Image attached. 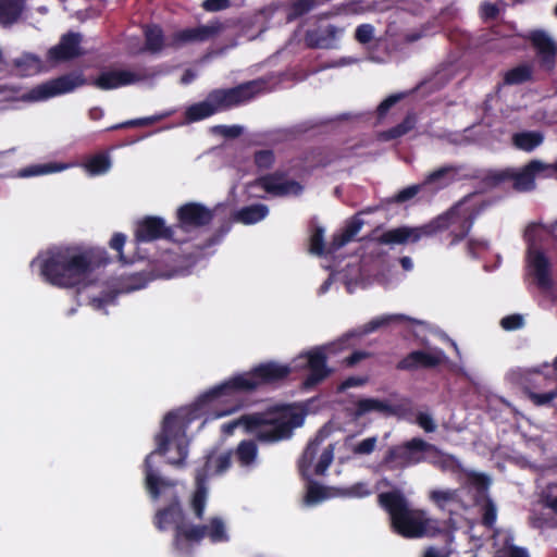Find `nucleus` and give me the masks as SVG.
Here are the masks:
<instances>
[{
    "label": "nucleus",
    "instance_id": "1",
    "mask_svg": "<svg viewBox=\"0 0 557 557\" xmlns=\"http://www.w3.org/2000/svg\"><path fill=\"white\" fill-rule=\"evenodd\" d=\"M290 373L288 364L261 362L250 371L234 375L205 392L197 398L195 406L203 411L213 409V418L230 416L240 408L238 395L252 393L261 386L280 384Z\"/></svg>",
    "mask_w": 557,
    "mask_h": 557
},
{
    "label": "nucleus",
    "instance_id": "2",
    "mask_svg": "<svg viewBox=\"0 0 557 557\" xmlns=\"http://www.w3.org/2000/svg\"><path fill=\"white\" fill-rule=\"evenodd\" d=\"M152 523L160 532L173 527L172 547L180 556L184 557H191L195 545H199L205 537H208L213 544L227 542L230 539L225 523L220 517H212L208 524L187 522L176 493L173 494L166 506L156 511Z\"/></svg>",
    "mask_w": 557,
    "mask_h": 557
},
{
    "label": "nucleus",
    "instance_id": "3",
    "mask_svg": "<svg viewBox=\"0 0 557 557\" xmlns=\"http://www.w3.org/2000/svg\"><path fill=\"white\" fill-rule=\"evenodd\" d=\"M109 258L106 250L67 246L52 250L40 263V275L44 281L59 288H74L83 284L87 277Z\"/></svg>",
    "mask_w": 557,
    "mask_h": 557
},
{
    "label": "nucleus",
    "instance_id": "4",
    "mask_svg": "<svg viewBox=\"0 0 557 557\" xmlns=\"http://www.w3.org/2000/svg\"><path fill=\"white\" fill-rule=\"evenodd\" d=\"M157 447L144 461L145 487L152 500L160 498L163 491L175 487V482L160 476L152 465L154 455L165 456L171 443L175 444L176 457L170 458V465L182 467L188 456V442L186 440L185 425L177 413L168 412L162 421L161 431L154 437Z\"/></svg>",
    "mask_w": 557,
    "mask_h": 557
},
{
    "label": "nucleus",
    "instance_id": "5",
    "mask_svg": "<svg viewBox=\"0 0 557 557\" xmlns=\"http://www.w3.org/2000/svg\"><path fill=\"white\" fill-rule=\"evenodd\" d=\"M304 420V413L292 405H277L264 412L244 414L226 422L222 425V432L231 435L237 426L243 425L245 432L252 434L257 441L273 444L289 438L294 429L302 425Z\"/></svg>",
    "mask_w": 557,
    "mask_h": 557
},
{
    "label": "nucleus",
    "instance_id": "6",
    "mask_svg": "<svg viewBox=\"0 0 557 557\" xmlns=\"http://www.w3.org/2000/svg\"><path fill=\"white\" fill-rule=\"evenodd\" d=\"M377 502L388 513L391 527L398 535L405 539H420L441 533L437 521L429 518L422 509L410 508L400 491L381 493Z\"/></svg>",
    "mask_w": 557,
    "mask_h": 557
},
{
    "label": "nucleus",
    "instance_id": "7",
    "mask_svg": "<svg viewBox=\"0 0 557 557\" xmlns=\"http://www.w3.org/2000/svg\"><path fill=\"white\" fill-rule=\"evenodd\" d=\"M473 194H469L465 196L461 200L456 202L451 208H449L444 213L435 216L430 222L418 226V227H409V226H399L396 228L388 230L381 234L376 240L381 245H403L408 242L417 243L422 237H431L449 228L450 225L457 223L459 210L466 203Z\"/></svg>",
    "mask_w": 557,
    "mask_h": 557
},
{
    "label": "nucleus",
    "instance_id": "8",
    "mask_svg": "<svg viewBox=\"0 0 557 557\" xmlns=\"http://www.w3.org/2000/svg\"><path fill=\"white\" fill-rule=\"evenodd\" d=\"M428 450H435V445L420 437H413L401 445L389 447L384 455L382 466L391 471L403 470L424 462Z\"/></svg>",
    "mask_w": 557,
    "mask_h": 557
},
{
    "label": "nucleus",
    "instance_id": "9",
    "mask_svg": "<svg viewBox=\"0 0 557 557\" xmlns=\"http://www.w3.org/2000/svg\"><path fill=\"white\" fill-rule=\"evenodd\" d=\"M267 82L262 78L248 81L232 88H220L210 91V99L218 108V112L237 107L253 99L265 88Z\"/></svg>",
    "mask_w": 557,
    "mask_h": 557
},
{
    "label": "nucleus",
    "instance_id": "10",
    "mask_svg": "<svg viewBox=\"0 0 557 557\" xmlns=\"http://www.w3.org/2000/svg\"><path fill=\"white\" fill-rule=\"evenodd\" d=\"M87 84L88 81L84 76L83 72H70L33 87L28 91L26 99L32 101H42L72 92L76 88Z\"/></svg>",
    "mask_w": 557,
    "mask_h": 557
},
{
    "label": "nucleus",
    "instance_id": "11",
    "mask_svg": "<svg viewBox=\"0 0 557 557\" xmlns=\"http://www.w3.org/2000/svg\"><path fill=\"white\" fill-rule=\"evenodd\" d=\"M557 173V161L548 164L541 160L534 159L523 165L520 170L510 168V181L513 190L518 193H528L535 189V178L553 177Z\"/></svg>",
    "mask_w": 557,
    "mask_h": 557
},
{
    "label": "nucleus",
    "instance_id": "12",
    "mask_svg": "<svg viewBox=\"0 0 557 557\" xmlns=\"http://www.w3.org/2000/svg\"><path fill=\"white\" fill-rule=\"evenodd\" d=\"M214 218L211 209L200 202H186L176 210V230L185 233L209 225Z\"/></svg>",
    "mask_w": 557,
    "mask_h": 557
},
{
    "label": "nucleus",
    "instance_id": "13",
    "mask_svg": "<svg viewBox=\"0 0 557 557\" xmlns=\"http://www.w3.org/2000/svg\"><path fill=\"white\" fill-rule=\"evenodd\" d=\"M286 172L275 171L257 177L252 185L262 188L265 193L275 197L299 196L304 190V186L295 180H286Z\"/></svg>",
    "mask_w": 557,
    "mask_h": 557
},
{
    "label": "nucleus",
    "instance_id": "14",
    "mask_svg": "<svg viewBox=\"0 0 557 557\" xmlns=\"http://www.w3.org/2000/svg\"><path fill=\"white\" fill-rule=\"evenodd\" d=\"M299 358L306 359V367L308 369V374L302 382L306 389L319 385L333 372V370L327 367V356L323 347H315L300 355Z\"/></svg>",
    "mask_w": 557,
    "mask_h": 557
},
{
    "label": "nucleus",
    "instance_id": "15",
    "mask_svg": "<svg viewBox=\"0 0 557 557\" xmlns=\"http://www.w3.org/2000/svg\"><path fill=\"white\" fill-rule=\"evenodd\" d=\"M157 239L178 242L175 238V227L168 226L160 216H145L137 223L135 231L136 243H148Z\"/></svg>",
    "mask_w": 557,
    "mask_h": 557
},
{
    "label": "nucleus",
    "instance_id": "16",
    "mask_svg": "<svg viewBox=\"0 0 557 557\" xmlns=\"http://www.w3.org/2000/svg\"><path fill=\"white\" fill-rule=\"evenodd\" d=\"M81 44L82 35L79 33L69 32L61 36L58 45L48 50L47 59L52 63H61L76 59L84 53Z\"/></svg>",
    "mask_w": 557,
    "mask_h": 557
},
{
    "label": "nucleus",
    "instance_id": "17",
    "mask_svg": "<svg viewBox=\"0 0 557 557\" xmlns=\"http://www.w3.org/2000/svg\"><path fill=\"white\" fill-rule=\"evenodd\" d=\"M343 33L344 28L333 24L318 25L306 30L304 42L309 49H334Z\"/></svg>",
    "mask_w": 557,
    "mask_h": 557
},
{
    "label": "nucleus",
    "instance_id": "18",
    "mask_svg": "<svg viewBox=\"0 0 557 557\" xmlns=\"http://www.w3.org/2000/svg\"><path fill=\"white\" fill-rule=\"evenodd\" d=\"M221 30L220 23L187 27L172 35L170 46L180 48L190 42H205L215 37Z\"/></svg>",
    "mask_w": 557,
    "mask_h": 557
},
{
    "label": "nucleus",
    "instance_id": "19",
    "mask_svg": "<svg viewBox=\"0 0 557 557\" xmlns=\"http://www.w3.org/2000/svg\"><path fill=\"white\" fill-rule=\"evenodd\" d=\"M529 39L536 51L541 66L546 71H553L557 57V45L555 41L544 30L532 32Z\"/></svg>",
    "mask_w": 557,
    "mask_h": 557
},
{
    "label": "nucleus",
    "instance_id": "20",
    "mask_svg": "<svg viewBox=\"0 0 557 557\" xmlns=\"http://www.w3.org/2000/svg\"><path fill=\"white\" fill-rule=\"evenodd\" d=\"M143 79V76L131 71L111 70L101 72L90 84L101 90H112Z\"/></svg>",
    "mask_w": 557,
    "mask_h": 557
},
{
    "label": "nucleus",
    "instance_id": "21",
    "mask_svg": "<svg viewBox=\"0 0 557 557\" xmlns=\"http://www.w3.org/2000/svg\"><path fill=\"white\" fill-rule=\"evenodd\" d=\"M231 465L232 457L230 451L220 455L214 453L206 455L202 466L196 469L195 483H199V480L203 479V484L207 485L210 476L224 473Z\"/></svg>",
    "mask_w": 557,
    "mask_h": 557
},
{
    "label": "nucleus",
    "instance_id": "22",
    "mask_svg": "<svg viewBox=\"0 0 557 557\" xmlns=\"http://www.w3.org/2000/svg\"><path fill=\"white\" fill-rule=\"evenodd\" d=\"M442 363V352L431 354L424 350H413L404 357L396 366L397 370L412 371L417 369H433Z\"/></svg>",
    "mask_w": 557,
    "mask_h": 557
},
{
    "label": "nucleus",
    "instance_id": "23",
    "mask_svg": "<svg viewBox=\"0 0 557 557\" xmlns=\"http://www.w3.org/2000/svg\"><path fill=\"white\" fill-rule=\"evenodd\" d=\"M529 265L533 271L537 285L541 288L548 289L553 285L550 275V262L546 255L539 249L529 251Z\"/></svg>",
    "mask_w": 557,
    "mask_h": 557
},
{
    "label": "nucleus",
    "instance_id": "24",
    "mask_svg": "<svg viewBox=\"0 0 557 557\" xmlns=\"http://www.w3.org/2000/svg\"><path fill=\"white\" fill-rule=\"evenodd\" d=\"M459 166L454 164L443 165L429 173L423 182V186H432L436 190L444 189L458 180Z\"/></svg>",
    "mask_w": 557,
    "mask_h": 557
},
{
    "label": "nucleus",
    "instance_id": "25",
    "mask_svg": "<svg viewBox=\"0 0 557 557\" xmlns=\"http://www.w3.org/2000/svg\"><path fill=\"white\" fill-rule=\"evenodd\" d=\"M370 412L394 414L396 410L395 407L386 400H381L377 398H361L355 403V407L350 412V416L355 420H358Z\"/></svg>",
    "mask_w": 557,
    "mask_h": 557
},
{
    "label": "nucleus",
    "instance_id": "26",
    "mask_svg": "<svg viewBox=\"0 0 557 557\" xmlns=\"http://www.w3.org/2000/svg\"><path fill=\"white\" fill-rule=\"evenodd\" d=\"M510 168L503 170H476L466 178L479 180L486 188H496L499 185L510 181Z\"/></svg>",
    "mask_w": 557,
    "mask_h": 557
},
{
    "label": "nucleus",
    "instance_id": "27",
    "mask_svg": "<svg viewBox=\"0 0 557 557\" xmlns=\"http://www.w3.org/2000/svg\"><path fill=\"white\" fill-rule=\"evenodd\" d=\"M41 60L32 53H24L20 58H16L10 63V71L4 72L5 74L15 73L20 76H32L40 72Z\"/></svg>",
    "mask_w": 557,
    "mask_h": 557
},
{
    "label": "nucleus",
    "instance_id": "28",
    "mask_svg": "<svg viewBox=\"0 0 557 557\" xmlns=\"http://www.w3.org/2000/svg\"><path fill=\"white\" fill-rule=\"evenodd\" d=\"M425 461L444 472L456 474L462 470L461 463L455 456L441 451L436 446L435 450H428Z\"/></svg>",
    "mask_w": 557,
    "mask_h": 557
},
{
    "label": "nucleus",
    "instance_id": "29",
    "mask_svg": "<svg viewBox=\"0 0 557 557\" xmlns=\"http://www.w3.org/2000/svg\"><path fill=\"white\" fill-rule=\"evenodd\" d=\"M25 7V0H0V24L11 26L16 23Z\"/></svg>",
    "mask_w": 557,
    "mask_h": 557
},
{
    "label": "nucleus",
    "instance_id": "30",
    "mask_svg": "<svg viewBox=\"0 0 557 557\" xmlns=\"http://www.w3.org/2000/svg\"><path fill=\"white\" fill-rule=\"evenodd\" d=\"M112 165L108 151H99L87 157L83 162V168L91 176H98L107 173Z\"/></svg>",
    "mask_w": 557,
    "mask_h": 557
},
{
    "label": "nucleus",
    "instance_id": "31",
    "mask_svg": "<svg viewBox=\"0 0 557 557\" xmlns=\"http://www.w3.org/2000/svg\"><path fill=\"white\" fill-rule=\"evenodd\" d=\"M269 214V208L263 203H255L243 207L236 212V220L245 225L262 221Z\"/></svg>",
    "mask_w": 557,
    "mask_h": 557
},
{
    "label": "nucleus",
    "instance_id": "32",
    "mask_svg": "<svg viewBox=\"0 0 557 557\" xmlns=\"http://www.w3.org/2000/svg\"><path fill=\"white\" fill-rule=\"evenodd\" d=\"M543 140V134L535 131H523L512 135L513 146L527 152L533 151Z\"/></svg>",
    "mask_w": 557,
    "mask_h": 557
},
{
    "label": "nucleus",
    "instance_id": "33",
    "mask_svg": "<svg viewBox=\"0 0 557 557\" xmlns=\"http://www.w3.org/2000/svg\"><path fill=\"white\" fill-rule=\"evenodd\" d=\"M218 112V108L210 99V94L207 99L191 104L187 108L185 116L189 122H198L205 120Z\"/></svg>",
    "mask_w": 557,
    "mask_h": 557
},
{
    "label": "nucleus",
    "instance_id": "34",
    "mask_svg": "<svg viewBox=\"0 0 557 557\" xmlns=\"http://www.w3.org/2000/svg\"><path fill=\"white\" fill-rule=\"evenodd\" d=\"M533 81V66L529 63L519 64L508 70L504 75V84L521 85Z\"/></svg>",
    "mask_w": 557,
    "mask_h": 557
},
{
    "label": "nucleus",
    "instance_id": "35",
    "mask_svg": "<svg viewBox=\"0 0 557 557\" xmlns=\"http://www.w3.org/2000/svg\"><path fill=\"white\" fill-rule=\"evenodd\" d=\"M324 437L325 436L322 434V432H319L315 435V437L307 444V446L301 455V458L299 460V470L301 472H306L312 466L313 460L315 459V457L320 450V446H321L322 442L324 441Z\"/></svg>",
    "mask_w": 557,
    "mask_h": 557
},
{
    "label": "nucleus",
    "instance_id": "36",
    "mask_svg": "<svg viewBox=\"0 0 557 557\" xmlns=\"http://www.w3.org/2000/svg\"><path fill=\"white\" fill-rule=\"evenodd\" d=\"M145 49L151 53H158L163 49L164 35L158 25L147 26L145 32Z\"/></svg>",
    "mask_w": 557,
    "mask_h": 557
},
{
    "label": "nucleus",
    "instance_id": "37",
    "mask_svg": "<svg viewBox=\"0 0 557 557\" xmlns=\"http://www.w3.org/2000/svg\"><path fill=\"white\" fill-rule=\"evenodd\" d=\"M235 455L240 466H251L255 462L258 455L257 444L255 443V441L251 440L242 441L237 445Z\"/></svg>",
    "mask_w": 557,
    "mask_h": 557
},
{
    "label": "nucleus",
    "instance_id": "38",
    "mask_svg": "<svg viewBox=\"0 0 557 557\" xmlns=\"http://www.w3.org/2000/svg\"><path fill=\"white\" fill-rule=\"evenodd\" d=\"M196 488L191 498V509L195 513V517L201 520L205 516L208 487L203 484V479L199 480V483H195Z\"/></svg>",
    "mask_w": 557,
    "mask_h": 557
},
{
    "label": "nucleus",
    "instance_id": "39",
    "mask_svg": "<svg viewBox=\"0 0 557 557\" xmlns=\"http://www.w3.org/2000/svg\"><path fill=\"white\" fill-rule=\"evenodd\" d=\"M416 124V119L411 114H408L399 124L381 133L383 140H393L403 137L408 134Z\"/></svg>",
    "mask_w": 557,
    "mask_h": 557
},
{
    "label": "nucleus",
    "instance_id": "40",
    "mask_svg": "<svg viewBox=\"0 0 557 557\" xmlns=\"http://www.w3.org/2000/svg\"><path fill=\"white\" fill-rule=\"evenodd\" d=\"M475 216L476 212L472 211L462 218L458 231H451L449 233V236L451 237L450 245H457L468 236L473 226Z\"/></svg>",
    "mask_w": 557,
    "mask_h": 557
},
{
    "label": "nucleus",
    "instance_id": "41",
    "mask_svg": "<svg viewBox=\"0 0 557 557\" xmlns=\"http://www.w3.org/2000/svg\"><path fill=\"white\" fill-rule=\"evenodd\" d=\"M407 318L404 314H386L377 317L364 324L363 333L369 334L393 322H403Z\"/></svg>",
    "mask_w": 557,
    "mask_h": 557
},
{
    "label": "nucleus",
    "instance_id": "42",
    "mask_svg": "<svg viewBox=\"0 0 557 557\" xmlns=\"http://www.w3.org/2000/svg\"><path fill=\"white\" fill-rule=\"evenodd\" d=\"M62 169H63L62 165L54 163V162H50L47 164L29 165V166L22 169L18 172L17 176L18 177H30V176L58 172Z\"/></svg>",
    "mask_w": 557,
    "mask_h": 557
},
{
    "label": "nucleus",
    "instance_id": "43",
    "mask_svg": "<svg viewBox=\"0 0 557 557\" xmlns=\"http://www.w3.org/2000/svg\"><path fill=\"white\" fill-rule=\"evenodd\" d=\"M163 115H151L146 117H139V119H133L125 122H122L120 124L113 125L109 127L108 129L114 131V129H123V128H134V127H144V126H150L154 123L162 120Z\"/></svg>",
    "mask_w": 557,
    "mask_h": 557
},
{
    "label": "nucleus",
    "instance_id": "44",
    "mask_svg": "<svg viewBox=\"0 0 557 557\" xmlns=\"http://www.w3.org/2000/svg\"><path fill=\"white\" fill-rule=\"evenodd\" d=\"M457 497L456 490H434L430 493V499L441 509H444L447 503L455 502Z\"/></svg>",
    "mask_w": 557,
    "mask_h": 557
},
{
    "label": "nucleus",
    "instance_id": "45",
    "mask_svg": "<svg viewBox=\"0 0 557 557\" xmlns=\"http://www.w3.org/2000/svg\"><path fill=\"white\" fill-rule=\"evenodd\" d=\"M253 163L258 170H269L275 163V154L271 149L257 150L253 153Z\"/></svg>",
    "mask_w": 557,
    "mask_h": 557
},
{
    "label": "nucleus",
    "instance_id": "46",
    "mask_svg": "<svg viewBox=\"0 0 557 557\" xmlns=\"http://www.w3.org/2000/svg\"><path fill=\"white\" fill-rule=\"evenodd\" d=\"M334 458V445L330 444L325 447L319 458L318 463L314 468V473L317 475H323L327 468L331 466Z\"/></svg>",
    "mask_w": 557,
    "mask_h": 557
},
{
    "label": "nucleus",
    "instance_id": "47",
    "mask_svg": "<svg viewBox=\"0 0 557 557\" xmlns=\"http://www.w3.org/2000/svg\"><path fill=\"white\" fill-rule=\"evenodd\" d=\"M126 243V235L123 233H114L113 236L110 239L109 246L111 249L115 250L117 252L119 260L124 263L128 264L133 262V259H127L123 253V247Z\"/></svg>",
    "mask_w": 557,
    "mask_h": 557
},
{
    "label": "nucleus",
    "instance_id": "48",
    "mask_svg": "<svg viewBox=\"0 0 557 557\" xmlns=\"http://www.w3.org/2000/svg\"><path fill=\"white\" fill-rule=\"evenodd\" d=\"M482 524L488 529H492L497 519V510L494 502L487 498L483 505Z\"/></svg>",
    "mask_w": 557,
    "mask_h": 557
},
{
    "label": "nucleus",
    "instance_id": "49",
    "mask_svg": "<svg viewBox=\"0 0 557 557\" xmlns=\"http://www.w3.org/2000/svg\"><path fill=\"white\" fill-rule=\"evenodd\" d=\"M310 251L318 256H322L325 252L324 230L320 226H317L310 236Z\"/></svg>",
    "mask_w": 557,
    "mask_h": 557
},
{
    "label": "nucleus",
    "instance_id": "50",
    "mask_svg": "<svg viewBox=\"0 0 557 557\" xmlns=\"http://www.w3.org/2000/svg\"><path fill=\"white\" fill-rule=\"evenodd\" d=\"M405 94L404 92H399V94H393L391 96H388L387 98H385L377 107L376 109V113H377V116L379 117H384L387 112L389 111V109L395 106L398 101H400L401 99L405 98Z\"/></svg>",
    "mask_w": 557,
    "mask_h": 557
},
{
    "label": "nucleus",
    "instance_id": "51",
    "mask_svg": "<svg viewBox=\"0 0 557 557\" xmlns=\"http://www.w3.org/2000/svg\"><path fill=\"white\" fill-rule=\"evenodd\" d=\"M421 187H423L422 184L408 186V187L399 190L396 195H394V197L392 198V201L395 203L406 202V201L412 199L413 197H416L418 195V193L420 191Z\"/></svg>",
    "mask_w": 557,
    "mask_h": 557
},
{
    "label": "nucleus",
    "instance_id": "52",
    "mask_svg": "<svg viewBox=\"0 0 557 557\" xmlns=\"http://www.w3.org/2000/svg\"><path fill=\"white\" fill-rule=\"evenodd\" d=\"M529 398L533 401L536 406H544L553 401L557 397V389L549 391L546 393H535V392H528Z\"/></svg>",
    "mask_w": 557,
    "mask_h": 557
},
{
    "label": "nucleus",
    "instance_id": "53",
    "mask_svg": "<svg viewBox=\"0 0 557 557\" xmlns=\"http://www.w3.org/2000/svg\"><path fill=\"white\" fill-rule=\"evenodd\" d=\"M368 381H369L368 376H348L337 385L336 392L343 393L346 389L351 388V387L363 386L368 383Z\"/></svg>",
    "mask_w": 557,
    "mask_h": 557
},
{
    "label": "nucleus",
    "instance_id": "54",
    "mask_svg": "<svg viewBox=\"0 0 557 557\" xmlns=\"http://www.w3.org/2000/svg\"><path fill=\"white\" fill-rule=\"evenodd\" d=\"M374 27L371 24H361L356 28L355 38L360 44H368L373 39Z\"/></svg>",
    "mask_w": 557,
    "mask_h": 557
},
{
    "label": "nucleus",
    "instance_id": "55",
    "mask_svg": "<svg viewBox=\"0 0 557 557\" xmlns=\"http://www.w3.org/2000/svg\"><path fill=\"white\" fill-rule=\"evenodd\" d=\"M377 443V438L375 436H371L359 442L352 449L356 455H370L374 451Z\"/></svg>",
    "mask_w": 557,
    "mask_h": 557
},
{
    "label": "nucleus",
    "instance_id": "56",
    "mask_svg": "<svg viewBox=\"0 0 557 557\" xmlns=\"http://www.w3.org/2000/svg\"><path fill=\"white\" fill-rule=\"evenodd\" d=\"M500 325L506 331L519 330L523 326V317L518 313L506 315L500 320Z\"/></svg>",
    "mask_w": 557,
    "mask_h": 557
},
{
    "label": "nucleus",
    "instance_id": "57",
    "mask_svg": "<svg viewBox=\"0 0 557 557\" xmlns=\"http://www.w3.org/2000/svg\"><path fill=\"white\" fill-rule=\"evenodd\" d=\"M324 496H325L324 487L317 483H311L308 486V490L306 493V502L308 504H313V503H317V502L323 499Z\"/></svg>",
    "mask_w": 557,
    "mask_h": 557
},
{
    "label": "nucleus",
    "instance_id": "58",
    "mask_svg": "<svg viewBox=\"0 0 557 557\" xmlns=\"http://www.w3.org/2000/svg\"><path fill=\"white\" fill-rule=\"evenodd\" d=\"M364 222L362 219L359 218V213L354 215L344 227V232L351 238L360 232L361 227L363 226Z\"/></svg>",
    "mask_w": 557,
    "mask_h": 557
},
{
    "label": "nucleus",
    "instance_id": "59",
    "mask_svg": "<svg viewBox=\"0 0 557 557\" xmlns=\"http://www.w3.org/2000/svg\"><path fill=\"white\" fill-rule=\"evenodd\" d=\"M351 242V238L344 232L335 233L330 243L329 252L333 253Z\"/></svg>",
    "mask_w": 557,
    "mask_h": 557
},
{
    "label": "nucleus",
    "instance_id": "60",
    "mask_svg": "<svg viewBox=\"0 0 557 557\" xmlns=\"http://www.w3.org/2000/svg\"><path fill=\"white\" fill-rule=\"evenodd\" d=\"M416 422L428 433H432L436 430V423L429 413L419 412L417 414Z\"/></svg>",
    "mask_w": 557,
    "mask_h": 557
},
{
    "label": "nucleus",
    "instance_id": "61",
    "mask_svg": "<svg viewBox=\"0 0 557 557\" xmlns=\"http://www.w3.org/2000/svg\"><path fill=\"white\" fill-rule=\"evenodd\" d=\"M371 357V354L368 352V351H364V350H355L352 351L349 356H347L344 360H343V363L347 367V368H352L355 367L357 363H359L360 361L364 360V359H368Z\"/></svg>",
    "mask_w": 557,
    "mask_h": 557
},
{
    "label": "nucleus",
    "instance_id": "62",
    "mask_svg": "<svg viewBox=\"0 0 557 557\" xmlns=\"http://www.w3.org/2000/svg\"><path fill=\"white\" fill-rule=\"evenodd\" d=\"M214 129L222 136L226 138H237L243 133V127L239 125H218Z\"/></svg>",
    "mask_w": 557,
    "mask_h": 557
},
{
    "label": "nucleus",
    "instance_id": "63",
    "mask_svg": "<svg viewBox=\"0 0 557 557\" xmlns=\"http://www.w3.org/2000/svg\"><path fill=\"white\" fill-rule=\"evenodd\" d=\"M499 14V9L495 3L483 2L481 4V15L485 20H495Z\"/></svg>",
    "mask_w": 557,
    "mask_h": 557
},
{
    "label": "nucleus",
    "instance_id": "64",
    "mask_svg": "<svg viewBox=\"0 0 557 557\" xmlns=\"http://www.w3.org/2000/svg\"><path fill=\"white\" fill-rule=\"evenodd\" d=\"M231 0H205L203 9L208 12H216L230 7Z\"/></svg>",
    "mask_w": 557,
    "mask_h": 557
}]
</instances>
